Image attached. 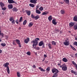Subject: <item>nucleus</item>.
<instances>
[{
    "mask_svg": "<svg viewBox=\"0 0 77 77\" xmlns=\"http://www.w3.org/2000/svg\"><path fill=\"white\" fill-rule=\"evenodd\" d=\"M43 9H44V8L42 7H41L39 8V10L40 11H43Z\"/></svg>",
    "mask_w": 77,
    "mask_h": 77,
    "instance_id": "37",
    "label": "nucleus"
},
{
    "mask_svg": "<svg viewBox=\"0 0 77 77\" xmlns=\"http://www.w3.org/2000/svg\"><path fill=\"white\" fill-rule=\"evenodd\" d=\"M74 25V23H69V26L70 27H72Z\"/></svg>",
    "mask_w": 77,
    "mask_h": 77,
    "instance_id": "21",
    "label": "nucleus"
},
{
    "mask_svg": "<svg viewBox=\"0 0 77 77\" xmlns=\"http://www.w3.org/2000/svg\"><path fill=\"white\" fill-rule=\"evenodd\" d=\"M70 47H71V48H72V50H75H75H76V49H75V48H74V47H73L72 46V45H70Z\"/></svg>",
    "mask_w": 77,
    "mask_h": 77,
    "instance_id": "31",
    "label": "nucleus"
},
{
    "mask_svg": "<svg viewBox=\"0 0 77 77\" xmlns=\"http://www.w3.org/2000/svg\"><path fill=\"white\" fill-rule=\"evenodd\" d=\"M44 58H46V57H47V55H46V54H45L44 55Z\"/></svg>",
    "mask_w": 77,
    "mask_h": 77,
    "instance_id": "47",
    "label": "nucleus"
},
{
    "mask_svg": "<svg viewBox=\"0 0 77 77\" xmlns=\"http://www.w3.org/2000/svg\"><path fill=\"white\" fill-rule=\"evenodd\" d=\"M39 69H40L41 71H43L44 72L45 71V70L43 68H41V67H39L38 68Z\"/></svg>",
    "mask_w": 77,
    "mask_h": 77,
    "instance_id": "26",
    "label": "nucleus"
},
{
    "mask_svg": "<svg viewBox=\"0 0 77 77\" xmlns=\"http://www.w3.org/2000/svg\"><path fill=\"white\" fill-rule=\"evenodd\" d=\"M13 44H14V45H16V43H15V42L14 41H13Z\"/></svg>",
    "mask_w": 77,
    "mask_h": 77,
    "instance_id": "51",
    "label": "nucleus"
},
{
    "mask_svg": "<svg viewBox=\"0 0 77 77\" xmlns=\"http://www.w3.org/2000/svg\"><path fill=\"white\" fill-rule=\"evenodd\" d=\"M35 16L33 15V14H32L31 17L32 18H35Z\"/></svg>",
    "mask_w": 77,
    "mask_h": 77,
    "instance_id": "45",
    "label": "nucleus"
},
{
    "mask_svg": "<svg viewBox=\"0 0 77 77\" xmlns=\"http://www.w3.org/2000/svg\"><path fill=\"white\" fill-rule=\"evenodd\" d=\"M19 47H20V48L21 47V46L20 45H20H19Z\"/></svg>",
    "mask_w": 77,
    "mask_h": 77,
    "instance_id": "58",
    "label": "nucleus"
},
{
    "mask_svg": "<svg viewBox=\"0 0 77 77\" xmlns=\"http://www.w3.org/2000/svg\"><path fill=\"white\" fill-rule=\"evenodd\" d=\"M74 29H75V30H77V24H76L74 26Z\"/></svg>",
    "mask_w": 77,
    "mask_h": 77,
    "instance_id": "30",
    "label": "nucleus"
},
{
    "mask_svg": "<svg viewBox=\"0 0 77 77\" xmlns=\"http://www.w3.org/2000/svg\"><path fill=\"white\" fill-rule=\"evenodd\" d=\"M43 45H44V42L43 41L40 42L38 44V45L40 46H42Z\"/></svg>",
    "mask_w": 77,
    "mask_h": 77,
    "instance_id": "12",
    "label": "nucleus"
},
{
    "mask_svg": "<svg viewBox=\"0 0 77 77\" xmlns=\"http://www.w3.org/2000/svg\"><path fill=\"white\" fill-rule=\"evenodd\" d=\"M22 20H23V17H21L20 19L19 22H21L22 21Z\"/></svg>",
    "mask_w": 77,
    "mask_h": 77,
    "instance_id": "38",
    "label": "nucleus"
},
{
    "mask_svg": "<svg viewBox=\"0 0 77 77\" xmlns=\"http://www.w3.org/2000/svg\"><path fill=\"white\" fill-rule=\"evenodd\" d=\"M6 9V7L2 8V10L3 11H5Z\"/></svg>",
    "mask_w": 77,
    "mask_h": 77,
    "instance_id": "42",
    "label": "nucleus"
},
{
    "mask_svg": "<svg viewBox=\"0 0 77 77\" xmlns=\"http://www.w3.org/2000/svg\"><path fill=\"white\" fill-rule=\"evenodd\" d=\"M52 45H56V43L55 42H54V41H53L52 42Z\"/></svg>",
    "mask_w": 77,
    "mask_h": 77,
    "instance_id": "29",
    "label": "nucleus"
},
{
    "mask_svg": "<svg viewBox=\"0 0 77 77\" xmlns=\"http://www.w3.org/2000/svg\"><path fill=\"white\" fill-rule=\"evenodd\" d=\"M59 73V71L56 72L54 74V75L53 76H54L55 77H57V73Z\"/></svg>",
    "mask_w": 77,
    "mask_h": 77,
    "instance_id": "25",
    "label": "nucleus"
},
{
    "mask_svg": "<svg viewBox=\"0 0 77 77\" xmlns=\"http://www.w3.org/2000/svg\"><path fill=\"white\" fill-rule=\"evenodd\" d=\"M75 72V71H74L73 70H71V72H72V73H73V74H74Z\"/></svg>",
    "mask_w": 77,
    "mask_h": 77,
    "instance_id": "50",
    "label": "nucleus"
},
{
    "mask_svg": "<svg viewBox=\"0 0 77 77\" xmlns=\"http://www.w3.org/2000/svg\"><path fill=\"white\" fill-rule=\"evenodd\" d=\"M75 40H76L77 41V38H75Z\"/></svg>",
    "mask_w": 77,
    "mask_h": 77,
    "instance_id": "63",
    "label": "nucleus"
},
{
    "mask_svg": "<svg viewBox=\"0 0 77 77\" xmlns=\"http://www.w3.org/2000/svg\"><path fill=\"white\" fill-rule=\"evenodd\" d=\"M32 43L33 44V48H35L36 47V45H38V44L37 43H35L32 42Z\"/></svg>",
    "mask_w": 77,
    "mask_h": 77,
    "instance_id": "10",
    "label": "nucleus"
},
{
    "mask_svg": "<svg viewBox=\"0 0 77 77\" xmlns=\"http://www.w3.org/2000/svg\"><path fill=\"white\" fill-rule=\"evenodd\" d=\"M1 29V28L0 27V33H1V30H0Z\"/></svg>",
    "mask_w": 77,
    "mask_h": 77,
    "instance_id": "61",
    "label": "nucleus"
},
{
    "mask_svg": "<svg viewBox=\"0 0 77 77\" xmlns=\"http://www.w3.org/2000/svg\"><path fill=\"white\" fill-rule=\"evenodd\" d=\"M1 45L3 46V47H4V46H6V44L5 43H2L1 44Z\"/></svg>",
    "mask_w": 77,
    "mask_h": 77,
    "instance_id": "39",
    "label": "nucleus"
},
{
    "mask_svg": "<svg viewBox=\"0 0 77 77\" xmlns=\"http://www.w3.org/2000/svg\"><path fill=\"white\" fill-rule=\"evenodd\" d=\"M33 68H36V66H35V65H33V66H32Z\"/></svg>",
    "mask_w": 77,
    "mask_h": 77,
    "instance_id": "52",
    "label": "nucleus"
},
{
    "mask_svg": "<svg viewBox=\"0 0 77 77\" xmlns=\"http://www.w3.org/2000/svg\"><path fill=\"white\" fill-rule=\"evenodd\" d=\"M33 25V23L32 22H30L29 23L28 25V26L31 27Z\"/></svg>",
    "mask_w": 77,
    "mask_h": 77,
    "instance_id": "19",
    "label": "nucleus"
},
{
    "mask_svg": "<svg viewBox=\"0 0 77 77\" xmlns=\"http://www.w3.org/2000/svg\"><path fill=\"white\" fill-rule=\"evenodd\" d=\"M39 38H36L35 39V40H33L32 41V42L33 43H37V44H38V41H39Z\"/></svg>",
    "mask_w": 77,
    "mask_h": 77,
    "instance_id": "4",
    "label": "nucleus"
},
{
    "mask_svg": "<svg viewBox=\"0 0 77 77\" xmlns=\"http://www.w3.org/2000/svg\"><path fill=\"white\" fill-rule=\"evenodd\" d=\"M58 66L60 65V63H58Z\"/></svg>",
    "mask_w": 77,
    "mask_h": 77,
    "instance_id": "60",
    "label": "nucleus"
},
{
    "mask_svg": "<svg viewBox=\"0 0 77 77\" xmlns=\"http://www.w3.org/2000/svg\"><path fill=\"white\" fill-rule=\"evenodd\" d=\"M0 5L1 8H3L5 6V4L2 2H0Z\"/></svg>",
    "mask_w": 77,
    "mask_h": 77,
    "instance_id": "16",
    "label": "nucleus"
},
{
    "mask_svg": "<svg viewBox=\"0 0 77 77\" xmlns=\"http://www.w3.org/2000/svg\"><path fill=\"white\" fill-rule=\"evenodd\" d=\"M29 6L32 8H34V7H35V5L33 4H29Z\"/></svg>",
    "mask_w": 77,
    "mask_h": 77,
    "instance_id": "23",
    "label": "nucleus"
},
{
    "mask_svg": "<svg viewBox=\"0 0 77 77\" xmlns=\"http://www.w3.org/2000/svg\"><path fill=\"white\" fill-rule=\"evenodd\" d=\"M73 45H76V46H77V42H75L73 44Z\"/></svg>",
    "mask_w": 77,
    "mask_h": 77,
    "instance_id": "44",
    "label": "nucleus"
},
{
    "mask_svg": "<svg viewBox=\"0 0 77 77\" xmlns=\"http://www.w3.org/2000/svg\"><path fill=\"white\" fill-rule=\"evenodd\" d=\"M16 22L17 23V24H18L19 23H18V19L17 20H16Z\"/></svg>",
    "mask_w": 77,
    "mask_h": 77,
    "instance_id": "48",
    "label": "nucleus"
},
{
    "mask_svg": "<svg viewBox=\"0 0 77 77\" xmlns=\"http://www.w3.org/2000/svg\"><path fill=\"white\" fill-rule=\"evenodd\" d=\"M75 56L76 57H77V53L75 54Z\"/></svg>",
    "mask_w": 77,
    "mask_h": 77,
    "instance_id": "55",
    "label": "nucleus"
},
{
    "mask_svg": "<svg viewBox=\"0 0 77 77\" xmlns=\"http://www.w3.org/2000/svg\"><path fill=\"white\" fill-rule=\"evenodd\" d=\"M50 67H48L46 69V71H48V72H49V71H50Z\"/></svg>",
    "mask_w": 77,
    "mask_h": 77,
    "instance_id": "36",
    "label": "nucleus"
},
{
    "mask_svg": "<svg viewBox=\"0 0 77 77\" xmlns=\"http://www.w3.org/2000/svg\"><path fill=\"white\" fill-rule=\"evenodd\" d=\"M73 20L74 21H77V16H75L73 18Z\"/></svg>",
    "mask_w": 77,
    "mask_h": 77,
    "instance_id": "22",
    "label": "nucleus"
},
{
    "mask_svg": "<svg viewBox=\"0 0 77 77\" xmlns=\"http://www.w3.org/2000/svg\"><path fill=\"white\" fill-rule=\"evenodd\" d=\"M12 10L13 12H17V11H18V9H17L16 8L14 7L13 8V9H12Z\"/></svg>",
    "mask_w": 77,
    "mask_h": 77,
    "instance_id": "17",
    "label": "nucleus"
},
{
    "mask_svg": "<svg viewBox=\"0 0 77 77\" xmlns=\"http://www.w3.org/2000/svg\"><path fill=\"white\" fill-rule=\"evenodd\" d=\"M63 44L65 45H69V41L66 42H66H64Z\"/></svg>",
    "mask_w": 77,
    "mask_h": 77,
    "instance_id": "7",
    "label": "nucleus"
},
{
    "mask_svg": "<svg viewBox=\"0 0 77 77\" xmlns=\"http://www.w3.org/2000/svg\"><path fill=\"white\" fill-rule=\"evenodd\" d=\"M44 60H45V58H44L43 60H42V62L44 61Z\"/></svg>",
    "mask_w": 77,
    "mask_h": 77,
    "instance_id": "57",
    "label": "nucleus"
},
{
    "mask_svg": "<svg viewBox=\"0 0 77 77\" xmlns=\"http://www.w3.org/2000/svg\"><path fill=\"white\" fill-rule=\"evenodd\" d=\"M8 2L9 3L12 4V3H15V4H17V3L13 0H8Z\"/></svg>",
    "mask_w": 77,
    "mask_h": 77,
    "instance_id": "3",
    "label": "nucleus"
},
{
    "mask_svg": "<svg viewBox=\"0 0 77 77\" xmlns=\"http://www.w3.org/2000/svg\"><path fill=\"white\" fill-rule=\"evenodd\" d=\"M47 13L46 12H43V13L42 14V15H47Z\"/></svg>",
    "mask_w": 77,
    "mask_h": 77,
    "instance_id": "43",
    "label": "nucleus"
},
{
    "mask_svg": "<svg viewBox=\"0 0 77 77\" xmlns=\"http://www.w3.org/2000/svg\"><path fill=\"white\" fill-rule=\"evenodd\" d=\"M8 9H12L13 8V5L12 4H9L8 5Z\"/></svg>",
    "mask_w": 77,
    "mask_h": 77,
    "instance_id": "9",
    "label": "nucleus"
},
{
    "mask_svg": "<svg viewBox=\"0 0 77 77\" xmlns=\"http://www.w3.org/2000/svg\"><path fill=\"white\" fill-rule=\"evenodd\" d=\"M74 74H75V75H77V72H75L74 73Z\"/></svg>",
    "mask_w": 77,
    "mask_h": 77,
    "instance_id": "53",
    "label": "nucleus"
},
{
    "mask_svg": "<svg viewBox=\"0 0 77 77\" xmlns=\"http://www.w3.org/2000/svg\"><path fill=\"white\" fill-rule=\"evenodd\" d=\"M2 36H4V35H3V34L2 33Z\"/></svg>",
    "mask_w": 77,
    "mask_h": 77,
    "instance_id": "62",
    "label": "nucleus"
},
{
    "mask_svg": "<svg viewBox=\"0 0 77 77\" xmlns=\"http://www.w3.org/2000/svg\"><path fill=\"white\" fill-rule=\"evenodd\" d=\"M14 17H11L10 18V21H12L14 20Z\"/></svg>",
    "mask_w": 77,
    "mask_h": 77,
    "instance_id": "28",
    "label": "nucleus"
},
{
    "mask_svg": "<svg viewBox=\"0 0 77 77\" xmlns=\"http://www.w3.org/2000/svg\"><path fill=\"white\" fill-rule=\"evenodd\" d=\"M64 1L66 3H69V0H64Z\"/></svg>",
    "mask_w": 77,
    "mask_h": 77,
    "instance_id": "41",
    "label": "nucleus"
},
{
    "mask_svg": "<svg viewBox=\"0 0 77 77\" xmlns=\"http://www.w3.org/2000/svg\"><path fill=\"white\" fill-rule=\"evenodd\" d=\"M48 46L49 47V48L51 49V44H49L48 45Z\"/></svg>",
    "mask_w": 77,
    "mask_h": 77,
    "instance_id": "40",
    "label": "nucleus"
},
{
    "mask_svg": "<svg viewBox=\"0 0 77 77\" xmlns=\"http://www.w3.org/2000/svg\"><path fill=\"white\" fill-rule=\"evenodd\" d=\"M35 12L36 14H40L41 13V11L38 10H36Z\"/></svg>",
    "mask_w": 77,
    "mask_h": 77,
    "instance_id": "18",
    "label": "nucleus"
},
{
    "mask_svg": "<svg viewBox=\"0 0 77 77\" xmlns=\"http://www.w3.org/2000/svg\"><path fill=\"white\" fill-rule=\"evenodd\" d=\"M9 63H6L5 64H3L4 66L7 68L6 70L7 71V72L8 73V74H10V71L9 70V66H8V65H9Z\"/></svg>",
    "mask_w": 77,
    "mask_h": 77,
    "instance_id": "1",
    "label": "nucleus"
},
{
    "mask_svg": "<svg viewBox=\"0 0 77 77\" xmlns=\"http://www.w3.org/2000/svg\"><path fill=\"white\" fill-rule=\"evenodd\" d=\"M38 0H30V2L31 3H34V4H35L36 3V2Z\"/></svg>",
    "mask_w": 77,
    "mask_h": 77,
    "instance_id": "6",
    "label": "nucleus"
},
{
    "mask_svg": "<svg viewBox=\"0 0 77 77\" xmlns=\"http://www.w3.org/2000/svg\"><path fill=\"white\" fill-rule=\"evenodd\" d=\"M60 12L61 14H65V12L64 10H61Z\"/></svg>",
    "mask_w": 77,
    "mask_h": 77,
    "instance_id": "27",
    "label": "nucleus"
},
{
    "mask_svg": "<svg viewBox=\"0 0 77 77\" xmlns=\"http://www.w3.org/2000/svg\"><path fill=\"white\" fill-rule=\"evenodd\" d=\"M36 8H37L36 9V10H37V9H38V8H39V6L37 5V6H36Z\"/></svg>",
    "mask_w": 77,
    "mask_h": 77,
    "instance_id": "54",
    "label": "nucleus"
},
{
    "mask_svg": "<svg viewBox=\"0 0 77 77\" xmlns=\"http://www.w3.org/2000/svg\"><path fill=\"white\" fill-rule=\"evenodd\" d=\"M2 53V50H0V53Z\"/></svg>",
    "mask_w": 77,
    "mask_h": 77,
    "instance_id": "56",
    "label": "nucleus"
},
{
    "mask_svg": "<svg viewBox=\"0 0 77 77\" xmlns=\"http://www.w3.org/2000/svg\"><path fill=\"white\" fill-rule=\"evenodd\" d=\"M60 67L62 68V69L63 71H65L67 70V66L65 64H63L62 65L60 66Z\"/></svg>",
    "mask_w": 77,
    "mask_h": 77,
    "instance_id": "2",
    "label": "nucleus"
},
{
    "mask_svg": "<svg viewBox=\"0 0 77 77\" xmlns=\"http://www.w3.org/2000/svg\"><path fill=\"white\" fill-rule=\"evenodd\" d=\"M17 75L18 77H20V73L19 72H17Z\"/></svg>",
    "mask_w": 77,
    "mask_h": 77,
    "instance_id": "34",
    "label": "nucleus"
},
{
    "mask_svg": "<svg viewBox=\"0 0 77 77\" xmlns=\"http://www.w3.org/2000/svg\"><path fill=\"white\" fill-rule=\"evenodd\" d=\"M29 38H27L26 39H25L24 40V42L26 44H27L28 42L29 41Z\"/></svg>",
    "mask_w": 77,
    "mask_h": 77,
    "instance_id": "8",
    "label": "nucleus"
},
{
    "mask_svg": "<svg viewBox=\"0 0 77 77\" xmlns=\"http://www.w3.org/2000/svg\"><path fill=\"white\" fill-rule=\"evenodd\" d=\"M26 23H27V21L26 20H25L23 22V25H26Z\"/></svg>",
    "mask_w": 77,
    "mask_h": 77,
    "instance_id": "33",
    "label": "nucleus"
},
{
    "mask_svg": "<svg viewBox=\"0 0 77 77\" xmlns=\"http://www.w3.org/2000/svg\"><path fill=\"white\" fill-rule=\"evenodd\" d=\"M39 16H36L34 18V19L35 20H38L39 18Z\"/></svg>",
    "mask_w": 77,
    "mask_h": 77,
    "instance_id": "35",
    "label": "nucleus"
},
{
    "mask_svg": "<svg viewBox=\"0 0 77 77\" xmlns=\"http://www.w3.org/2000/svg\"><path fill=\"white\" fill-rule=\"evenodd\" d=\"M25 12H26V13L28 15V16L30 15L31 12L30 11H28V10H26Z\"/></svg>",
    "mask_w": 77,
    "mask_h": 77,
    "instance_id": "13",
    "label": "nucleus"
},
{
    "mask_svg": "<svg viewBox=\"0 0 77 77\" xmlns=\"http://www.w3.org/2000/svg\"><path fill=\"white\" fill-rule=\"evenodd\" d=\"M15 41L16 43H17V44L18 45L20 44V41L19 40L17 39H16Z\"/></svg>",
    "mask_w": 77,
    "mask_h": 77,
    "instance_id": "15",
    "label": "nucleus"
},
{
    "mask_svg": "<svg viewBox=\"0 0 77 77\" xmlns=\"http://www.w3.org/2000/svg\"><path fill=\"white\" fill-rule=\"evenodd\" d=\"M48 20L49 21H51L52 20V17L51 16H50L48 17Z\"/></svg>",
    "mask_w": 77,
    "mask_h": 77,
    "instance_id": "24",
    "label": "nucleus"
},
{
    "mask_svg": "<svg viewBox=\"0 0 77 77\" xmlns=\"http://www.w3.org/2000/svg\"><path fill=\"white\" fill-rule=\"evenodd\" d=\"M26 54L27 55H28V56H30L31 53H30V52L28 51L26 53Z\"/></svg>",
    "mask_w": 77,
    "mask_h": 77,
    "instance_id": "32",
    "label": "nucleus"
},
{
    "mask_svg": "<svg viewBox=\"0 0 77 77\" xmlns=\"http://www.w3.org/2000/svg\"><path fill=\"white\" fill-rule=\"evenodd\" d=\"M11 21H12L11 23L12 24H15V20H12Z\"/></svg>",
    "mask_w": 77,
    "mask_h": 77,
    "instance_id": "46",
    "label": "nucleus"
},
{
    "mask_svg": "<svg viewBox=\"0 0 77 77\" xmlns=\"http://www.w3.org/2000/svg\"><path fill=\"white\" fill-rule=\"evenodd\" d=\"M56 20L55 19L53 20H52V23L53 24H54V25H56V24H57V22H56Z\"/></svg>",
    "mask_w": 77,
    "mask_h": 77,
    "instance_id": "11",
    "label": "nucleus"
},
{
    "mask_svg": "<svg viewBox=\"0 0 77 77\" xmlns=\"http://www.w3.org/2000/svg\"><path fill=\"white\" fill-rule=\"evenodd\" d=\"M36 50H39L40 49L38 47H37L36 48Z\"/></svg>",
    "mask_w": 77,
    "mask_h": 77,
    "instance_id": "49",
    "label": "nucleus"
},
{
    "mask_svg": "<svg viewBox=\"0 0 77 77\" xmlns=\"http://www.w3.org/2000/svg\"><path fill=\"white\" fill-rule=\"evenodd\" d=\"M62 60L64 62H68V59H67L65 57Z\"/></svg>",
    "mask_w": 77,
    "mask_h": 77,
    "instance_id": "14",
    "label": "nucleus"
},
{
    "mask_svg": "<svg viewBox=\"0 0 77 77\" xmlns=\"http://www.w3.org/2000/svg\"><path fill=\"white\" fill-rule=\"evenodd\" d=\"M52 71L53 73H54L55 72H58L59 71V70H58V69H56L54 68V69H52Z\"/></svg>",
    "mask_w": 77,
    "mask_h": 77,
    "instance_id": "5",
    "label": "nucleus"
},
{
    "mask_svg": "<svg viewBox=\"0 0 77 77\" xmlns=\"http://www.w3.org/2000/svg\"><path fill=\"white\" fill-rule=\"evenodd\" d=\"M52 77H56V76H53Z\"/></svg>",
    "mask_w": 77,
    "mask_h": 77,
    "instance_id": "64",
    "label": "nucleus"
},
{
    "mask_svg": "<svg viewBox=\"0 0 77 77\" xmlns=\"http://www.w3.org/2000/svg\"><path fill=\"white\" fill-rule=\"evenodd\" d=\"M21 27H19V30H21Z\"/></svg>",
    "mask_w": 77,
    "mask_h": 77,
    "instance_id": "59",
    "label": "nucleus"
},
{
    "mask_svg": "<svg viewBox=\"0 0 77 77\" xmlns=\"http://www.w3.org/2000/svg\"><path fill=\"white\" fill-rule=\"evenodd\" d=\"M72 63L74 65L75 67H76V69H77V64H76V63H75V62H74V61H72Z\"/></svg>",
    "mask_w": 77,
    "mask_h": 77,
    "instance_id": "20",
    "label": "nucleus"
}]
</instances>
